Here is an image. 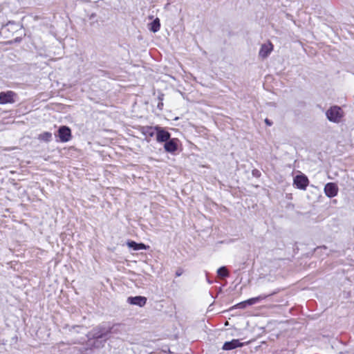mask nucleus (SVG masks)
I'll use <instances>...</instances> for the list:
<instances>
[{
	"mask_svg": "<svg viewBox=\"0 0 354 354\" xmlns=\"http://www.w3.org/2000/svg\"><path fill=\"white\" fill-rule=\"evenodd\" d=\"M112 329L113 327L109 324L102 323L94 327L88 332L86 336L89 340H91V339H103L108 340L110 338Z\"/></svg>",
	"mask_w": 354,
	"mask_h": 354,
	"instance_id": "nucleus-1",
	"label": "nucleus"
},
{
	"mask_svg": "<svg viewBox=\"0 0 354 354\" xmlns=\"http://www.w3.org/2000/svg\"><path fill=\"white\" fill-rule=\"evenodd\" d=\"M279 290H280L279 289H277L268 295H261L258 297L250 298L249 299H247L245 301H241V302L237 304L233 308H245L248 306L254 305V304L261 301V300L266 299L267 297H268L270 296L277 294L279 292Z\"/></svg>",
	"mask_w": 354,
	"mask_h": 354,
	"instance_id": "nucleus-2",
	"label": "nucleus"
},
{
	"mask_svg": "<svg viewBox=\"0 0 354 354\" xmlns=\"http://www.w3.org/2000/svg\"><path fill=\"white\" fill-rule=\"evenodd\" d=\"M327 119L330 122L338 123L344 115L343 111L338 106H333L326 112Z\"/></svg>",
	"mask_w": 354,
	"mask_h": 354,
	"instance_id": "nucleus-3",
	"label": "nucleus"
},
{
	"mask_svg": "<svg viewBox=\"0 0 354 354\" xmlns=\"http://www.w3.org/2000/svg\"><path fill=\"white\" fill-rule=\"evenodd\" d=\"M59 138V141L62 142H68L71 138V130L67 126H62L57 131V134H55Z\"/></svg>",
	"mask_w": 354,
	"mask_h": 354,
	"instance_id": "nucleus-4",
	"label": "nucleus"
},
{
	"mask_svg": "<svg viewBox=\"0 0 354 354\" xmlns=\"http://www.w3.org/2000/svg\"><path fill=\"white\" fill-rule=\"evenodd\" d=\"M17 94L12 91L0 92V104H13Z\"/></svg>",
	"mask_w": 354,
	"mask_h": 354,
	"instance_id": "nucleus-5",
	"label": "nucleus"
},
{
	"mask_svg": "<svg viewBox=\"0 0 354 354\" xmlns=\"http://www.w3.org/2000/svg\"><path fill=\"white\" fill-rule=\"evenodd\" d=\"M309 180L307 176L304 174L297 175L294 178V185L298 189L305 190L308 185Z\"/></svg>",
	"mask_w": 354,
	"mask_h": 354,
	"instance_id": "nucleus-6",
	"label": "nucleus"
},
{
	"mask_svg": "<svg viewBox=\"0 0 354 354\" xmlns=\"http://www.w3.org/2000/svg\"><path fill=\"white\" fill-rule=\"evenodd\" d=\"M156 135L158 142H165L171 138L170 133L158 126H156Z\"/></svg>",
	"mask_w": 354,
	"mask_h": 354,
	"instance_id": "nucleus-7",
	"label": "nucleus"
},
{
	"mask_svg": "<svg viewBox=\"0 0 354 354\" xmlns=\"http://www.w3.org/2000/svg\"><path fill=\"white\" fill-rule=\"evenodd\" d=\"M94 341L91 342V340L88 339L89 343L88 344V348H85L83 349H80V351L82 354H84L88 349L93 348H100L104 346V344L107 340H104L103 339H93Z\"/></svg>",
	"mask_w": 354,
	"mask_h": 354,
	"instance_id": "nucleus-8",
	"label": "nucleus"
},
{
	"mask_svg": "<svg viewBox=\"0 0 354 354\" xmlns=\"http://www.w3.org/2000/svg\"><path fill=\"white\" fill-rule=\"evenodd\" d=\"M324 193L328 198H333L337 195L338 187L335 183H328L324 187Z\"/></svg>",
	"mask_w": 354,
	"mask_h": 354,
	"instance_id": "nucleus-9",
	"label": "nucleus"
},
{
	"mask_svg": "<svg viewBox=\"0 0 354 354\" xmlns=\"http://www.w3.org/2000/svg\"><path fill=\"white\" fill-rule=\"evenodd\" d=\"M140 132L145 136V139L147 142L151 141V138L154 136L156 132V127L145 126L142 127Z\"/></svg>",
	"mask_w": 354,
	"mask_h": 354,
	"instance_id": "nucleus-10",
	"label": "nucleus"
},
{
	"mask_svg": "<svg viewBox=\"0 0 354 354\" xmlns=\"http://www.w3.org/2000/svg\"><path fill=\"white\" fill-rule=\"evenodd\" d=\"M178 139L172 138L169 139L165 142L164 149L165 151L174 153L178 150Z\"/></svg>",
	"mask_w": 354,
	"mask_h": 354,
	"instance_id": "nucleus-11",
	"label": "nucleus"
},
{
	"mask_svg": "<svg viewBox=\"0 0 354 354\" xmlns=\"http://www.w3.org/2000/svg\"><path fill=\"white\" fill-rule=\"evenodd\" d=\"M273 50V45L271 42L263 44L261 45L259 55L263 59L266 58Z\"/></svg>",
	"mask_w": 354,
	"mask_h": 354,
	"instance_id": "nucleus-12",
	"label": "nucleus"
},
{
	"mask_svg": "<svg viewBox=\"0 0 354 354\" xmlns=\"http://www.w3.org/2000/svg\"><path fill=\"white\" fill-rule=\"evenodd\" d=\"M127 301L130 304L142 307L147 303V298L142 296L129 297L127 298Z\"/></svg>",
	"mask_w": 354,
	"mask_h": 354,
	"instance_id": "nucleus-13",
	"label": "nucleus"
},
{
	"mask_svg": "<svg viewBox=\"0 0 354 354\" xmlns=\"http://www.w3.org/2000/svg\"><path fill=\"white\" fill-rule=\"evenodd\" d=\"M244 343H241L239 339H232L230 342H226L223 346V349L225 351H230L234 348L243 346Z\"/></svg>",
	"mask_w": 354,
	"mask_h": 354,
	"instance_id": "nucleus-14",
	"label": "nucleus"
},
{
	"mask_svg": "<svg viewBox=\"0 0 354 354\" xmlns=\"http://www.w3.org/2000/svg\"><path fill=\"white\" fill-rule=\"evenodd\" d=\"M127 245L133 250H147L149 248V245H146L142 243H138L133 241H128Z\"/></svg>",
	"mask_w": 354,
	"mask_h": 354,
	"instance_id": "nucleus-15",
	"label": "nucleus"
},
{
	"mask_svg": "<svg viewBox=\"0 0 354 354\" xmlns=\"http://www.w3.org/2000/svg\"><path fill=\"white\" fill-rule=\"evenodd\" d=\"M149 30L153 32H157L160 28V22L158 18L155 19L150 24H149Z\"/></svg>",
	"mask_w": 354,
	"mask_h": 354,
	"instance_id": "nucleus-16",
	"label": "nucleus"
},
{
	"mask_svg": "<svg viewBox=\"0 0 354 354\" xmlns=\"http://www.w3.org/2000/svg\"><path fill=\"white\" fill-rule=\"evenodd\" d=\"M38 139L46 142H50L52 139V133L48 131H45L39 135Z\"/></svg>",
	"mask_w": 354,
	"mask_h": 354,
	"instance_id": "nucleus-17",
	"label": "nucleus"
},
{
	"mask_svg": "<svg viewBox=\"0 0 354 354\" xmlns=\"http://www.w3.org/2000/svg\"><path fill=\"white\" fill-rule=\"evenodd\" d=\"M217 274L221 277H227L229 276V272L225 266H222L217 270Z\"/></svg>",
	"mask_w": 354,
	"mask_h": 354,
	"instance_id": "nucleus-18",
	"label": "nucleus"
},
{
	"mask_svg": "<svg viewBox=\"0 0 354 354\" xmlns=\"http://www.w3.org/2000/svg\"><path fill=\"white\" fill-rule=\"evenodd\" d=\"M163 97H164L163 94H160L158 95V98L159 100V102L158 103L157 107H158V109L159 110H162V106H163V102H162Z\"/></svg>",
	"mask_w": 354,
	"mask_h": 354,
	"instance_id": "nucleus-19",
	"label": "nucleus"
},
{
	"mask_svg": "<svg viewBox=\"0 0 354 354\" xmlns=\"http://www.w3.org/2000/svg\"><path fill=\"white\" fill-rule=\"evenodd\" d=\"M183 272V270L181 268H179L176 271V276L180 277L182 275Z\"/></svg>",
	"mask_w": 354,
	"mask_h": 354,
	"instance_id": "nucleus-20",
	"label": "nucleus"
},
{
	"mask_svg": "<svg viewBox=\"0 0 354 354\" xmlns=\"http://www.w3.org/2000/svg\"><path fill=\"white\" fill-rule=\"evenodd\" d=\"M265 122L269 126H271L272 124L268 119H266Z\"/></svg>",
	"mask_w": 354,
	"mask_h": 354,
	"instance_id": "nucleus-21",
	"label": "nucleus"
},
{
	"mask_svg": "<svg viewBox=\"0 0 354 354\" xmlns=\"http://www.w3.org/2000/svg\"><path fill=\"white\" fill-rule=\"evenodd\" d=\"M9 25H16V24H15V22L9 21V22L6 24V26H8Z\"/></svg>",
	"mask_w": 354,
	"mask_h": 354,
	"instance_id": "nucleus-22",
	"label": "nucleus"
},
{
	"mask_svg": "<svg viewBox=\"0 0 354 354\" xmlns=\"http://www.w3.org/2000/svg\"><path fill=\"white\" fill-rule=\"evenodd\" d=\"M73 344H80L79 342H73Z\"/></svg>",
	"mask_w": 354,
	"mask_h": 354,
	"instance_id": "nucleus-23",
	"label": "nucleus"
},
{
	"mask_svg": "<svg viewBox=\"0 0 354 354\" xmlns=\"http://www.w3.org/2000/svg\"><path fill=\"white\" fill-rule=\"evenodd\" d=\"M207 281L209 283H212V281H210V280H208Z\"/></svg>",
	"mask_w": 354,
	"mask_h": 354,
	"instance_id": "nucleus-24",
	"label": "nucleus"
}]
</instances>
